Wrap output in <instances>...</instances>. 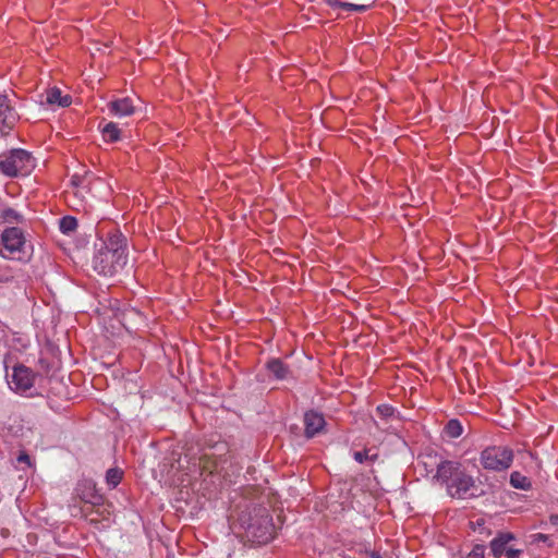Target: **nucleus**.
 <instances>
[{
	"mask_svg": "<svg viewBox=\"0 0 558 558\" xmlns=\"http://www.w3.org/2000/svg\"><path fill=\"white\" fill-rule=\"evenodd\" d=\"M434 480L444 485L447 494L454 499H472L481 495L473 476L457 461H441Z\"/></svg>",
	"mask_w": 558,
	"mask_h": 558,
	"instance_id": "f257e3e1",
	"label": "nucleus"
},
{
	"mask_svg": "<svg viewBox=\"0 0 558 558\" xmlns=\"http://www.w3.org/2000/svg\"><path fill=\"white\" fill-rule=\"evenodd\" d=\"M246 536L258 545L267 544L275 536L272 517L265 507H254L247 519L241 518Z\"/></svg>",
	"mask_w": 558,
	"mask_h": 558,
	"instance_id": "f03ea898",
	"label": "nucleus"
},
{
	"mask_svg": "<svg viewBox=\"0 0 558 558\" xmlns=\"http://www.w3.org/2000/svg\"><path fill=\"white\" fill-rule=\"evenodd\" d=\"M35 167V158L25 149H12L9 154L0 155V170L8 177L28 175Z\"/></svg>",
	"mask_w": 558,
	"mask_h": 558,
	"instance_id": "7ed1b4c3",
	"label": "nucleus"
},
{
	"mask_svg": "<svg viewBox=\"0 0 558 558\" xmlns=\"http://www.w3.org/2000/svg\"><path fill=\"white\" fill-rule=\"evenodd\" d=\"M512 460V450L504 446L487 447L480 456V462L483 469L495 472H501L509 469Z\"/></svg>",
	"mask_w": 558,
	"mask_h": 558,
	"instance_id": "20e7f679",
	"label": "nucleus"
},
{
	"mask_svg": "<svg viewBox=\"0 0 558 558\" xmlns=\"http://www.w3.org/2000/svg\"><path fill=\"white\" fill-rule=\"evenodd\" d=\"M128 262V255H119L99 248L93 258V267L104 276H113L124 268Z\"/></svg>",
	"mask_w": 558,
	"mask_h": 558,
	"instance_id": "39448f33",
	"label": "nucleus"
},
{
	"mask_svg": "<svg viewBox=\"0 0 558 558\" xmlns=\"http://www.w3.org/2000/svg\"><path fill=\"white\" fill-rule=\"evenodd\" d=\"M2 250L0 254L4 258H12L16 253L23 251L25 236L23 231L17 227H10L3 230L1 234Z\"/></svg>",
	"mask_w": 558,
	"mask_h": 558,
	"instance_id": "423d86ee",
	"label": "nucleus"
},
{
	"mask_svg": "<svg viewBox=\"0 0 558 558\" xmlns=\"http://www.w3.org/2000/svg\"><path fill=\"white\" fill-rule=\"evenodd\" d=\"M112 505L107 502L102 496L95 505H83L80 507L81 517L87 520L90 524L97 526L99 523L110 521Z\"/></svg>",
	"mask_w": 558,
	"mask_h": 558,
	"instance_id": "0eeeda50",
	"label": "nucleus"
},
{
	"mask_svg": "<svg viewBox=\"0 0 558 558\" xmlns=\"http://www.w3.org/2000/svg\"><path fill=\"white\" fill-rule=\"evenodd\" d=\"M19 120V114L11 105L9 97L0 94V136L9 134Z\"/></svg>",
	"mask_w": 558,
	"mask_h": 558,
	"instance_id": "6e6552de",
	"label": "nucleus"
},
{
	"mask_svg": "<svg viewBox=\"0 0 558 558\" xmlns=\"http://www.w3.org/2000/svg\"><path fill=\"white\" fill-rule=\"evenodd\" d=\"M35 380V374L24 365H16L13 368L10 384L13 385L12 389L17 392H25L29 390Z\"/></svg>",
	"mask_w": 558,
	"mask_h": 558,
	"instance_id": "1a4fd4ad",
	"label": "nucleus"
},
{
	"mask_svg": "<svg viewBox=\"0 0 558 558\" xmlns=\"http://www.w3.org/2000/svg\"><path fill=\"white\" fill-rule=\"evenodd\" d=\"M75 498L80 499L83 505H95L104 496L98 493L96 483L93 480H82L74 489Z\"/></svg>",
	"mask_w": 558,
	"mask_h": 558,
	"instance_id": "9d476101",
	"label": "nucleus"
},
{
	"mask_svg": "<svg viewBox=\"0 0 558 558\" xmlns=\"http://www.w3.org/2000/svg\"><path fill=\"white\" fill-rule=\"evenodd\" d=\"M228 462V460L226 458H221V457H214V456H209L207 453H204L203 456H201L199 458V462H198V466H199V471H201V474L204 475V474H207V475H221V476H226V474H223V469H225V464Z\"/></svg>",
	"mask_w": 558,
	"mask_h": 558,
	"instance_id": "9b49d317",
	"label": "nucleus"
},
{
	"mask_svg": "<svg viewBox=\"0 0 558 558\" xmlns=\"http://www.w3.org/2000/svg\"><path fill=\"white\" fill-rule=\"evenodd\" d=\"M303 422L305 427L304 435L307 439H311L319 434L326 425L324 415L314 410L305 412Z\"/></svg>",
	"mask_w": 558,
	"mask_h": 558,
	"instance_id": "f8f14e48",
	"label": "nucleus"
},
{
	"mask_svg": "<svg viewBox=\"0 0 558 558\" xmlns=\"http://www.w3.org/2000/svg\"><path fill=\"white\" fill-rule=\"evenodd\" d=\"M100 248L110 253L126 255V239L119 230L114 229L108 232Z\"/></svg>",
	"mask_w": 558,
	"mask_h": 558,
	"instance_id": "ddd939ff",
	"label": "nucleus"
},
{
	"mask_svg": "<svg viewBox=\"0 0 558 558\" xmlns=\"http://www.w3.org/2000/svg\"><path fill=\"white\" fill-rule=\"evenodd\" d=\"M108 110L111 114L122 118L132 116L135 112V106L130 97H124L108 102Z\"/></svg>",
	"mask_w": 558,
	"mask_h": 558,
	"instance_id": "4468645a",
	"label": "nucleus"
},
{
	"mask_svg": "<svg viewBox=\"0 0 558 558\" xmlns=\"http://www.w3.org/2000/svg\"><path fill=\"white\" fill-rule=\"evenodd\" d=\"M266 368L269 374L278 380L287 379L291 375L289 366L284 364L280 359L269 360L266 363Z\"/></svg>",
	"mask_w": 558,
	"mask_h": 558,
	"instance_id": "2eb2a0df",
	"label": "nucleus"
},
{
	"mask_svg": "<svg viewBox=\"0 0 558 558\" xmlns=\"http://www.w3.org/2000/svg\"><path fill=\"white\" fill-rule=\"evenodd\" d=\"M512 539H514V535L512 533H499L498 536L490 542L493 555L497 558L504 555L507 550V544Z\"/></svg>",
	"mask_w": 558,
	"mask_h": 558,
	"instance_id": "dca6fc26",
	"label": "nucleus"
},
{
	"mask_svg": "<svg viewBox=\"0 0 558 558\" xmlns=\"http://www.w3.org/2000/svg\"><path fill=\"white\" fill-rule=\"evenodd\" d=\"M46 102L48 105H58L59 107H69L72 102L70 95H62L61 90L57 87L47 90Z\"/></svg>",
	"mask_w": 558,
	"mask_h": 558,
	"instance_id": "f3484780",
	"label": "nucleus"
},
{
	"mask_svg": "<svg viewBox=\"0 0 558 558\" xmlns=\"http://www.w3.org/2000/svg\"><path fill=\"white\" fill-rule=\"evenodd\" d=\"M101 134L105 142L114 143L121 137V130L114 122H108L101 128Z\"/></svg>",
	"mask_w": 558,
	"mask_h": 558,
	"instance_id": "a211bd4d",
	"label": "nucleus"
},
{
	"mask_svg": "<svg viewBox=\"0 0 558 558\" xmlns=\"http://www.w3.org/2000/svg\"><path fill=\"white\" fill-rule=\"evenodd\" d=\"M0 218L2 219L3 222L5 223H23L25 221L24 219V216L19 213L17 210L13 209V208H4L1 214H0Z\"/></svg>",
	"mask_w": 558,
	"mask_h": 558,
	"instance_id": "6ab92c4d",
	"label": "nucleus"
},
{
	"mask_svg": "<svg viewBox=\"0 0 558 558\" xmlns=\"http://www.w3.org/2000/svg\"><path fill=\"white\" fill-rule=\"evenodd\" d=\"M444 432L449 438H458L462 435L463 427L459 420L452 418L445 425Z\"/></svg>",
	"mask_w": 558,
	"mask_h": 558,
	"instance_id": "aec40b11",
	"label": "nucleus"
},
{
	"mask_svg": "<svg viewBox=\"0 0 558 558\" xmlns=\"http://www.w3.org/2000/svg\"><path fill=\"white\" fill-rule=\"evenodd\" d=\"M123 477V471L119 468H111L106 473V483L110 488H116Z\"/></svg>",
	"mask_w": 558,
	"mask_h": 558,
	"instance_id": "412c9836",
	"label": "nucleus"
},
{
	"mask_svg": "<svg viewBox=\"0 0 558 558\" xmlns=\"http://www.w3.org/2000/svg\"><path fill=\"white\" fill-rule=\"evenodd\" d=\"M510 484L514 488L529 489L531 487V481L520 472H512L510 475Z\"/></svg>",
	"mask_w": 558,
	"mask_h": 558,
	"instance_id": "4be33fe9",
	"label": "nucleus"
},
{
	"mask_svg": "<svg viewBox=\"0 0 558 558\" xmlns=\"http://www.w3.org/2000/svg\"><path fill=\"white\" fill-rule=\"evenodd\" d=\"M60 230L64 234H70L77 228V220L72 216H65L60 219Z\"/></svg>",
	"mask_w": 558,
	"mask_h": 558,
	"instance_id": "5701e85b",
	"label": "nucleus"
},
{
	"mask_svg": "<svg viewBox=\"0 0 558 558\" xmlns=\"http://www.w3.org/2000/svg\"><path fill=\"white\" fill-rule=\"evenodd\" d=\"M335 5L341 8V9H344V10H352V11H359V12H364L366 11L367 9H369L372 7V3H368V4H354V3H349V2H335Z\"/></svg>",
	"mask_w": 558,
	"mask_h": 558,
	"instance_id": "b1692460",
	"label": "nucleus"
},
{
	"mask_svg": "<svg viewBox=\"0 0 558 558\" xmlns=\"http://www.w3.org/2000/svg\"><path fill=\"white\" fill-rule=\"evenodd\" d=\"M376 457V454L371 456L368 449H365L363 451H355L353 453L354 460L357 461L359 463H363L365 461H374Z\"/></svg>",
	"mask_w": 558,
	"mask_h": 558,
	"instance_id": "393cba45",
	"label": "nucleus"
},
{
	"mask_svg": "<svg viewBox=\"0 0 558 558\" xmlns=\"http://www.w3.org/2000/svg\"><path fill=\"white\" fill-rule=\"evenodd\" d=\"M377 414L383 418H388L393 415L395 409L389 404H380L376 408Z\"/></svg>",
	"mask_w": 558,
	"mask_h": 558,
	"instance_id": "a878e982",
	"label": "nucleus"
},
{
	"mask_svg": "<svg viewBox=\"0 0 558 558\" xmlns=\"http://www.w3.org/2000/svg\"><path fill=\"white\" fill-rule=\"evenodd\" d=\"M485 546L477 544L473 547V549L469 553L468 558H484L485 556Z\"/></svg>",
	"mask_w": 558,
	"mask_h": 558,
	"instance_id": "bb28decb",
	"label": "nucleus"
},
{
	"mask_svg": "<svg viewBox=\"0 0 558 558\" xmlns=\"http://www.w3.org/2000/svg\"><path fill=\"white\" fill-rule=\"evenodd\" d=\"M19 464L24 463L27 468H34V463L26 451H21L16 458Z\"/></svg>",
	"mask_w": 558,
	"mask_h": 558,
	"instance_id": "cd10ccee",
	"label": "nucleus"
},
{
	"mask_svg": "<svg viewBox=\"0 0 558 558\" xmlns=\"http://www.w3.org/2000/svg\"><path fill=\"white\" fill-rule=\"evenodd\" d=\"M532 538H533V542L535 543H547L548 546H553V542L550 539V537L546 534H543V533H536L534 535H532Z\"/></svg>",
	"mask_w": 558,
	"mask_h": 558,
	"instance_id": "c85d7f7f",
	"label": "nucleus"
},
{
	"mask_svg": "<svg viewBox=\"0 0 558 558\" xmlns=\"http://www.w3.org/2000/svg\"><path fill=\"white\" fill-rule=\"evenodd\" d=\"M505 554H506L507 558H518L519 555L521 554V550L508 548Z\"/></svg>",
	"mask_w": 558,
	"mask_h": 558,
	"instance_id": "c756f323",
	"label": "nucleus"
},
{
	"mask_svg": "<svg viewBox=\"0 0 558 558\" xmlns=\"http://www.w3.org/2000/svg\"><path fill=\"white\" fill-rule=\"evenodd\" d=\"M71 183L75 186H78L82 183V178L78 174H74L71 178Z\"/></svg>",
	"mask_w": 558,
	"mask_h": 558,
	"instance_id": "7c9ffc66",
	"label": "nucleus"
},
{
	"mask_svg": "<svg viewBox=\"0 0 558 558\" xmlns=\"http://www.w3.org/2000/svg\"><path fill=\"white\" fill-rule=\"evenodd\" d=\"M550 522H551L553 524H558V514H553V515L550 517Z\"/></svg>",
	"mask_w": 558,
	"mask_h": 558,
	"instance_id": "2f4dec72",
	"label": "nucleus"
},
{
	"mask_svg": "<svg viewBox=\"0 0 558 558\" xmlns=\"http://www.w3.org/2000/svg\"><path fill=\"white\" fill-rule=\"evenodd\" d=\"M369 557H371V558H381V556L379 555V553H378V551H371V553H369Z\"/></svg>",
	"mask_w": 558,
	"mask_h": 558,
	"instance_id": "473e14b6",
	"label": "nucleus"
}]
</instances>
